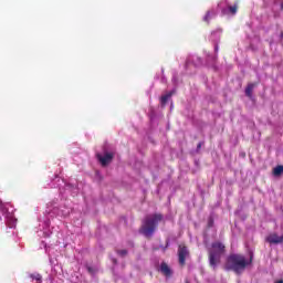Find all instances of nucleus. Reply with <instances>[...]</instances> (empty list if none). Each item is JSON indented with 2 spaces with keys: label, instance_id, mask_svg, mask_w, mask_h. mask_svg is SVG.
I'll list each match as a JSON object with an SVG mask.
<instances>
[{
  "label": "nucleus",
  "instance_id": "a211bd4d",
  "mask_svg": "<svg viewBox=\"0 0 283 283\" xmlns=\"http://www.w3.org/2000/svg\"><path fill=\"white\" fill-rule=\"evenodd\" d=\"M201 148H202V143H199V144L197 145V151H200Z\"/></svg>",
  "mask_w": 283,
  "mask_h": 283
},
{
  "label": "nucleus",
  "instance_id": "7ed1b4c3",
  "mask_svg": "<svg viewBox=\"0 0 283 283\" xmlns=\"http://www.w3.org/2000/svg\"><path fill=\"white\" fill-rule=\"evenodd\" d=\"M224 255V244L221 242H213L212 249L209 252V264L216 269L220 264V260Z\"/></svg>",
  "mask_w": 283,
  "mask_h": 283
},
{
  "label": "nucleus",
  "instance_id": "39448f33",
  "mask_svg": "<svg viewBox=\"0 0 283 283\" xmlns=\"http://www.w3.org/2000/svg\"><path fill=\"white\" fill-rule=\"evenodd\" d=\"M218 8H220L222 14H229V12L231 14H235V12H238V7L237 6H233V7L229 6V2H227V1L220 2L218 4Z\"/></svg>",
  "mask_w": 283,
  "mask_h": 283
},
{
  "label": "nucleus",
  "instance_id": "a878e982",
  "mask_svg": "<svg viewBox=\"0 0 283 283\" xmlns=\"http://www.w3.org/2000/svg\"><path fill=\"white\" fill-rule=\"evenodd\" d=\"M281 39H283V32L281 33Z\"/></svg>",
  "mask_w": 283,
  "mask_h": 283
},
{
  "label": "nucleus",
  "instance_id": "f3484780",
  "mask_svg": "<svg viewBox=\"0 0 283 283\" xmlns=\"http://www.w3.org/2000/svg\"><path fill=\"white\" fill-rule=\"evenodd\" d=\"M209 17H211V11H208L203 17V21H209Z\"/></svg>",
  "mask_w": 283,
  "mask_h": 283
},
{
  "label": "nucleus",
  "instance_id": "6ab92c4d",
  "mask_svg": "<svg viewBox=\"0 0 283 283\" xmlns=\"http://www.w3.org/2000/svg\"><path fill=\"white\" fill-rule=\"evenodd\" d=\"M217 60H218V55H214V56H213V61H217Z\"/></svg>",
  "mask_w": 283,
  "mask_h": 283
},
{
  "label": "nucleus",
  "instance_id": "aec40b11",
  "mask_svg": "<svg viewBox=\"0 0 283 283\" xmlns=\"http://www.w3.org/2000/svg\"><path fill=\"white\" fill-rule=\"evenodd\" d=\"M211 15L214 17V15H216V12H214V11H211Z\"/></svg>",
  "mask_w": 283,
  "mask_h": 283
},
{
  "label": "nucleus",
  "instance_id": "6e6552de",
  "mask_svg": "<svg viewBox=\"0 0 283 283\" xmlns=\"http://www.w3.org/2000/svg\"><path fill=\"white\" fill-rule=\"evenodd\" d=\"M266 242H269L270 244H282L283 242V234L280 237L276 233L274 234H270L266 238Z\"/></svg>",
  "mask_w": 283,
  "mask_h": 283
},
{
  "label": "nucleus",
  "instance_id": "1a4fd4ad",
  "mask_svg": "<svg viewBox=\"0 0 283 283\" xmlns=\"http://www.w3.org/2000/svg\"><path fill=\"white\" fill-rule=\"evenodd\" d=\"M190 63L198 67V65H202V59L198 56L188 57V60L186 61V67H189Z\"/></svg>",
  "mask_w": 283,
  "mask_h": 283
},
{
  "label": "nucleus",
  "instance_id": "f8f14e48",
  "mask_svg": "<svg viewBox=\"0 0 283 283\" xmlns=\"http://www.w3.org/2000/svg\"><path fill=\"white\" fill-rule=\"evenodd\" d=\"M253 90H255V84H253V83L248 84V86L245 88V96L251 98V96H253Z\"/></svg>",
  "mask_w": 283,
  "mask_h": 283
},
{
  "label": "nucleus",
  "instance_id": "f257e3e1",
  "mask_svg": "<svg viewBox=\"0 0 283 283\" xmlns=\"http://www.w3.org/2000/svg\"><path fill=\"white\" fill-rule=\"evenodd\" d=\"M253 263V254L250 259L242 254H230L226 262V268L228 271H233L237 275H242L243 271H247V266Z\"/></svg>",
  "mask_w": 283,
  "mask_h": 283
},
{
  "label": "nucleus",
  "instance_id": "20e7f679",
  "mask_svg": "<svg viewBox=\"0 0 283 283\" xmlns=\"http://www.w3.org/2000/svg\"><path fill=\"white\" fill-rule=\"evenodd\" d=\"M97 160H99L102 167H107L112 160H114V153L105 151L104 155H101L99 153L96 154Z\"/></svg>",
  "mask_w": 283,
  "mask_h": 283
},
{
  "label": "nucleus",
  "instance_id": "dca6fc26",
  "mask_svg": "<svg viewBox=\"0 0 283 283\" xmlns=\"http://www.w3.org/2000/svg\"><path fill=\"white\" fill-rule=\"evenodd\" d=\"M117 253L120 255V258H125V255H127V250H118Z\"/></svg>",
  "mask_w": 283,
  "mask_h": 283
},
{
  "label": "nucleus",
  "instance_id": "5701e85b",
  "mask_svg": "<svg viewBox=\"0 0 283 283\" xmlns=\"http://www.w3.org/2000/svg\"><path fill=\"white\" fill-rule=\"evenodd\" d=\"M276 283H283V280L277 281Z\"/></svg>",
  "mask_w": 283,
  "mask_h": 283
},
{
  "label": "nucleus",
  "instance_id": "0eeeda50",
  "mask_svg": "<svg viewBox=\"0 0 283 283\" xmlns=\"http://www.w3.org/2000/svg\"><path fill=\"white\" fill-rule=\"evenodd\" d=\"M221 34H222V29H218V30H216V31H213L211 33V40L214 43V52H216V54H218V50H219L218 43L220 42V35Z\"/></svg>",
  "mask_w": 283,
  "mask_h": 283
},
{
  "label": "nucleus",
  "instance_id": "9d476101",
  "mask_svg": "<svg viewBox=\"0 0 283 283\" xmlns=\"http://www.w3.org/2000/svg\"><path fill=\"white\" fill-rule=\"evenodd\" d=\"M159 271L163 273V275H166V277H171V269L169 265H167V263L163 262Z\"/></svg>",
  "mask_w": 283,
  "mask_h": 283
},
{
  "label": "nucleus",
  "instance_id": "4be33fe9",
  "mask_svg": "<svg viewBox=\"0 0 283 283\" xmlns=\"http://www.w3.org/2000/svg\"><path fill=\"white\" fill-rule=\"evenodd\" d=\"M113 262H114V264H116V262H117L116 259H113Z\"/></svg>",
  "mask_w": 283,
  "mask_h": 283
},
{
  "label": "nucleus",
  "instance_id": "b1692460",
  "mask_svg": "<svg viewBox=\"0 0 283 283\" xmlns=\"http://www.w3.org/2000/svg\"><path fill=\"white\" fill-rule=\"evenodd\" d=\"M172 81H175V82H176V76H174V77H172Z\"/></svg>",
  "mask_w": 283,
  "mask_h": 283
},
{
  "label": "nucleus",
  "instance_id": "9b49d317",
  "mask_svg": "<svg viewBox=\"0 0 283 283\" xmlns=\"http://www.w3.org/2000/svg\"><path fill=\"white\" fill-rule=\"evenodd\" d=\"M176 91H170L169 93H167L166 95L161 96L160 103H161V107H165V105H167V102L170 99L171 96H174V93Z\"/></svg>",
  "mask_w": 283,
  "mask_h": 283
},
{
  "label": "nucleus",
  "instance_id": "ddd939ff",
  "mask_svg": "<svg viewBox=\"0 0 283 283\" xmlns=\"http://www.w3.org/2000/svg\"><path fill=\"white\" fill-rule=\"evenodd\" d=\"M282 174H283V166L282 165L276 166L273 169V176L279 177V176H282Z\"/></svg>",
  "mask_w": 283,
  "mask_h": 283
},
{
  "label": "nucleus",
  "instance_id": "2eb2a0df",
  "mask_svg": "<svg viewBox=\"0 0 283 283\" xmlns=\"http://www.w3.org/2000/svg\"><path fill=\"white\" fill-rule=\"evenodd\" d=\"M86 271L91 274L94 275V273H96V268L92 266V265H85Z\"/></svg>",
  "mask_w": 283,
  "mask_h": 283
},
{
  "label": "nucleus",
  "instance_id": "393cba45",
  "mask_svg": "<svg viewBox=\"0 0 283 283\" xmlns=\"http://www.w3.org/2000/svg\"><path fill=\"white\" fill-rule=\"evenodd\" d=\"M281 10H283V3L281 4Z\"/></svg>",
  "mask_w": 283,
  "mask_h": 283
},
{
  "label": "nucleus",
  "instance_id": "412c9836",
  "mask_svg": "<svg viewBox=\"0 0 283 283\" xmlns=\"http://www.w3.org/2000/svg\"><path fill=\"white\" fill-rule=\"evenodd\" d=\"M211 224H212V221L210 220V221H209V227H211Z\"/></svg>",
  "mask_w": 283,
  "mask_h": 283
},
{
  "label": "nucleus",
  "instance_id": "4468645a",
  "mask_svg": "<svg viewBox=\"0 0 283 283\" xmlns=\"http://www.w3.org/2000/svg\"><path fill=\"white\" fill-rule=\"evenodd\" d=\"M31 280H35L36 282H41V280H43V276H41V274L36 273V274H30Z\"/></svg>",
  "mask_w": 283,
  "mask_h": 283
},
{
  "label": "nucleus",
  "instance_id": "423d86ee",
  "mask_svg": "<svg viewBox=\"0 0 283 283\" xmlns=\"http://www.w3.org/2000/svg\"><path fill=\"white\" fill-rule=\"evenodd\" d=\"M188 255H189V249L187 248V245H179L178 258H179V264H181V266H184Z\"/></svg>",
  "mask_w": 283,
  "mask_h": 283
},
{
  "label": "nucleus",
  "instance_id": "f03ea898",
  "mask_svg": "<svg viewBox=\"0 0 283 283\" xmlns=\"http://www.w3.org/2000/svg\"><path fill=\"white\" fill-rule=\"evenodd\" d=\"M163 220H165V217L161 213L146 216L143 220L140 232L145 238H151L156 233V229H158V223L163 222Z\"/></svg>",
  "mask_w": 283,
  "mask_h": 283
}]
</instances>
